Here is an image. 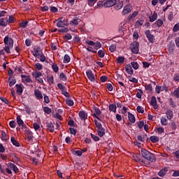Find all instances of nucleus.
Wrapping results in <instances>:
<instances>
[{
  "label": "nucleus",
  "mask_w": 179,
  "mask_h": 179,
  "mask_svg": "<svg viewBox=\"0 0 179 179\" xmlns=\"http://www.w3.org/2000/svg\"><path fill=\"white\" fill-rule=\"evenodd\" d=\"M33 127L35 131H38V129H40V124H38L37 122H34L33 124Z\"/></svg>",
  "instance_id": "nucleus-64"
},
{
  "label": "nucleus",
  "mask_w": 179,
  "mask_h": 179,
  "mask_svg": "<svg viewBox=\"0 0 179 179\" xmlns=\"http://www.w3.org/2000/svg\"><path fill=\"white\" fill-rule=\"evenodd\" d=\"M71 153H73V155H75V156H79V157H80V156H82V155H83V152L82 151H80V150H71Z\"/></svg>",
  "instance_id": "nucleus-34"
},
{
  "label": "nucleus",
  "mask_w": 179,
  "mask_h": 179,
  "mask_svg": "<svg viewBox=\"0 0 179 179\" xmlns=\"http://www.w3.org/2000/svg\"><path fill=\"white\" fill-rule=\"evenodd\" d=\"M17 124L19 125V127H26V124H24V122H23V120L20 117V115L17 116Z\"/></svg>",
  "instance_id": "nucleus-23"
},
{
  "label": "nucleus",
  "mask_w": 179,
  "mask_h": 179,
  "mask_svg": "<svg viewBox=\"0 0 179 179\" xmlns=\"http://www.w3.org/2000/svg\"><path fill=\"white\" fill-rule=\"evenodd\" d=\"M57 87H58L62 92H64V91L66 90V87H65V86H64V85H62V83H58V84H57Z\"/></svg>",
  "instance_id": "nucleus-54"
},
{
  "label": "nucleus",
  "mask_w": 179,
  "mask_h": 179,
  "mask_svg": "<svg viewBox=\"0 0 179 179\" xmlns=\"http://www.w3.org/2000/svg\"><path fill=\"white\" fill-rule=\"evenodd\" d=\"M15 87L17 89V94H18V96H22L23 93V89H24V86L22 84H16Z\"/></svg>",
  "instance_id": "nucleus-11"
},
{
  "label": "nucleus",
  "mask_w": 179,
  "mask_h": 179,
  "mask_svg": "<svg viewBox=\"0 0 179 179\" xmlns=\"http://www.w3.org/2000/svg\"><path fill=\"white\" fill-rule=\"evenodd\" d=\"M135 161L137 162L138 163H139V162H141V163H144V164L145 163V161H143V160H142V159H141L140 155H136Z\"/></svg>",
  "instance_id": "nucleus-55"
},
{
  "label": "nucleus",
  "mask_w": 179,
  "mask_h": 179,
  "mask_svg": "<svg viewBox=\"0 0 179 179\" xmlns=\"http://www.w3.org/2000/svg\"><path fill=\"white\" fill-rule=\"evenodd\" d=\"M163 26V20H158L154 24H152V27L156 29V27H162Z\"/></svg>",
  "instance_id": "nucleus-22"
},
{
  "label": "nucleus",
  "mask_w": 179,
  "mask_h": 179,
  "mask_svg": "<svg viewBox=\"0 0 179 179\" xmlns=\"http://www.w3.org/2000/svg\"><path fill=\"white\" fill-rule=\"evenodd\" d=\"M141 156L145 159V160H148V162H156V157L153 153H151L149 152V150L142 148L141 150Z\"/></svg>",
  "instance_id": "nucleus-1"
},
{
  "label": "nucleus",
  "mask_w": 179,
  "mask_h": 179,
  "mask_svg": "<svg viewBox=\"0 0 179 179\" xmlns=\"http://www.w3.org/2000/svg\"><path fill=\"white\" fill-rule=\"evenodd\" d=\"M167 171H169L168 167L163 168L158 172V176L159 177H164V176L167 174Z\"/></svg>",
  "instance_id": "nucleus-18"
},
{
  "label": "nucleus",
  "mask_w": 179,
  "mask_h": 179,
  "mask_svg": "<svg viewBox=\"0 0 179 179\" xmlns=\"http://www.w3.org/2000/svg\"><path fill=\"white\" fill-rule=\"evenodd\" d=\"M98 55L99 58H104V55H106V52H104V50H99L98 51Z\"/></svg>",
  "instance_id": "nucleus-41"
},
{
  "label": "nucleus",
  "mask_w": 179,
  "mask_h": 179,
  "mask_svg": "<svg viewBox=\"0 0 179 179\" xmlns=\"http://www.w3.org/2000/svg\"><path fill=\"white\" fill-rule=\"evenodd\" d=\"M138 16V12L134 11L131 15H129V20H131L133 17H136Z\"/></svg>",
  "instance_id": "nucleus-61"
},
{
  "label": "nucleus",
  "mask_w": 179,
  "mask_h": 179,
  "mask_svg": "<svg viewBox=\"0 0 179 179\" xmlns=\"http://www.w3.org/2000/svg\"><path fill=\"white\" fill-rule=\"evenodd\" d=\"M176 50V43L174 41H170L167 45V50L169 52V55H174V51Z\"/></svg>",
  "instance_id": "nucleus-5"
},
{
  "label": "nucleus",
  "mask_w": 179,
  "mask_h": 179,
  "mask_svg": "<svg viewBox=\"0 0 179 179\" xmlns=\"http://www.w3.org/2000/svg\"><path fill=\"white\" fill-rule=\"evenodd\" d=\"M122 6H124V2L119 1L118 3H115V10H120V9H122Z\"/></svg>",
  "instance_id": "nucleus-28"
},
{
  "label": "nucleus",
  "mask_w": 179,
  "mask_h": 179,
  "mask_svg": "<svg viewBox=\"0 0 179 179\" xmlns=\"http://www.w3.org/2000/svg\"><path fill=\"white\" fill-rule=\"evenodd\" d=\"M46 127L50 132H54L55 131V129L54 127V123H52V122H47Z\"/></svg>",
  "instance_id": "nucleus-21"
},
{
  "label": "nucleus",
  "mask_w": 179,
  "mask_h": 179,
  "mask_svg": "<svg viewBox=\"0 0 179 179\" xmlns=\"http://www.w3.org/2000/svg\"><path fill=\"white\" fill-rule=\"evenodd\" d=\"M3 41L4 44L6 45L3 48L4 51H6L7 54H10V48H13V38L6 36L4 37Z\"/></svg>",
  "instance_id": "nucleus-2"
},
{
  "label": "nucleus",
  "mask_w": 179,
  "mask_h": 179,
  "mask_svg": "<svg viewBox=\"0 0 179 179\" xmlns=\"http://www.w3.org/2000/svg\"><path fill=\"white\" fill-rule=\"evenodd\" d=\"M78 115L82 121H86L87 118V113L85 110H80L78 113Z\"/></svg>",
  "instance_id": "nucleus-15"
},
{
  "label": "nucleus",
  "mask_w": 179,
  "mask_h": 179,
  "mask_svg": "<svg viewBox=\"0 0 179 179\" xmlns=\"http://www.w3.org/2000/svg\"><path fill=\"white\" fill-rule=\"evenodd\" d=\"M158 134H159L160 135H162V134H164V128L163 127H157L156 128Z\"/></svg>",
  "instance_id": "nucleus-60"
},
{
  "label": "nucleus",
  "mask_w": 179,
  "mask_h": 179,
  "mask_svg": "<svg viewBox=\"0 0 179 179\" xmlns=\"http://www.w3.org/2000/svg\"><path fill=\"white\" fill-rule=\"evenodd\" d=\"M136 110L138 111V113H139L140 114H143L145 113V109L143 108V107L141 106H138L136 108Z\"/></svg>",
  "instance_id": "nucleus-43"
},
{
  "label": "nucleus",
  "mask_w": 179,
  "mask_h": 179,
  "mask_svg": "<svg viewBox=\"0 0 179 179\" xmlns=\"http://www.w3.org/2000/svg\"><path fill=\"white\" fill-rule=\"evenodd\" d=\"M169 105L171 106L172 108H176V107H177L176 102H174V101L171 98L169 99Z\"/></svg>",
  "instance_id": "nucleus-49"
},
{
  "label": "nucleus",
  "mask_w": 179,
  "mask_h": 179,
  "mask_svg": "<svg viewBox=\"0 0 179 179\" xmlns=\"http://www.w3.org/2000/svg\"><path fill=\"white\" fill-rule=\"evenodd\" d=\"M142 94H143V91L138 90V92L136 93V96L137 99H142Z\"/></svg>",
  "instance_id": "nucleus-58"
},
{
  "label": "nucleus",
  "mask_w": 179,
  "mask_h": 179,
  "mask_svg": "<svg viewBox=\"0 0 179 179\" xmlns=\"http://www.w3.org/2000/svg\"><path fill=\"white\" fill-rule=\"evenodd\" d=\"M149 19L150 22L151 23H153V22L157 20V13H156V12H154L153 15L149 17Z\"/></svg>",
  "instance_id": "nucleus-30"
},
{
  "label": "nucleus",
  "mask_w": 179,
  "mask_h": 179,
  "mask_svg": "<svg viewBox=\"0 0 179 179\" xmlns=\"http://www.w3.org/2000/svg\"><path fill=\"white\" fill-rule=\"evenodd\" d=\"M8 82L10 87H12V86L16 85V79L11 80V78H8Z\"/></svg>",
  "instance_id": "nucleus-48"
},
{
  "label": "nucleus",
  "mask_w": 179,
  "mask_h": 179,
  "mask_svg": "<svg viewBox=\"0 0 179 179\" xmlns=\"http://www.w3.org/2000/svg\"><path fill=\"white\" fill-rule=\"evenodd\" d=\"M29 24V21H25L20 23V27H22V29H26L27 27V24Z\"/></svg>",
  "instance_id": "nucleus-46"
},
{
  "label": "nucleus",
  "mask_w": 179,
  "mask_h": 179,
  "mask_svg": "<svg viewBox=\"0 0 179 179\" xmlns=\"http://www.w3.org/2000/svg\"><path fill=\"white\" fill-rule=\"evenodd\" d=\"M128 118H129V121L131 124H135V122H136V118H135V115H134V114L129 112L128 113Z\"/></svg>",
  "instance_id": "nucleus-24"
},
{
  "label": "nucleus",
  "mask_w": 179,
  "mask_h": 179,
  "mask_svg": "<svg viewBox=\"0 0 179 179\" xmlns=\"http://www.w3.org/2000/svg\"><path fill=\"white\" fill-rule=\"evenodd\" d=\"M137 127L139 128V129H143V127L145 125V122H143V120H141L140 122H137Z\"/></svg>",
  "instance_id": "nucleus-39"
},
{
  "label": "nucleus",
  "mask_w": 179,
  "mask_h": 179,
  "mask_svg": "<svg viewBox=\"0 0 179 179\" xmlns=\"http://www.w3.org/2000/svg\"><path fill=\"white\" fill-rule=\"evenodd\" d=\"M108 79V77L106 76H102L100 77V80L102 83H104V82H107Z\"/></svg>",
  "instance_id": "nucleus-62"
},
{
  "label": "nucleus",
  "mask_w": 179,
  "mask_h": 179,
  "mask_svg": "<svg viewBox=\"0 0 179 179\" xmlns=\"http://www.w3.org/2000/svg\"><path fill=\"white\" fill-rule=\"evenodd\" d=\"M131 66H132V68H134L135 70L139 69V64H138L136 62H131Z\"/></svg>",
  "instance_id": "nucleus-35"
},
{
  "label": "nucleus",
  "mask_w": 179,
  "mask_h": 179,
  "mask_svg": "<svg viewBox=\"0 0 179 179\" xmlns=\"http://www.w3.org/2000/svg\"><path fill=\"white\" fill-rule=\"evenodd\" d=\"M43 50H41V48L40 46H36L34 48L33 55L34 57H37L38 58L39 55H42Z\"/></svg>",
  "instance_id": "nucleus-10"
},
{
  "label": "nucleus",
  "mask_w": 179,
  "mask_h": 179,
  "mask_svg": "<svg viewBox=\"0 0 179 179\" xmlns=\"http://www.w3.org/2000/svg\"><path fill=\"white\" fill-rule=\"evenodd\" d=\"M54 23H57V27H65V26H68V20L65 17H60L56 20Z\"/></svg>",
  "instance_id": "nucleus-4"
},
{
  "label": "nucleus",
  "mask_w": 179,
  "mask_h": 179,
  "mask_svg": "<svg viewBox=\"0 0 179 179\" xmlns=\"http://www.w3.org/2000/svg\"><path fill=\"white\" fill-rule=\"evenodd\" d=\"M23 129L25 135H33V132L30 131V129L27 128V126L24 127Z\"/></svg>",
  "instance_id": "nucleus-32"
},
{
  "label": "nucleus",
  "mask_w": 179,
  "mask_h": 179,
  "mask_svg": "<svg viewBox=\"0 0 179 179\" xmlns=\"http://www.w3.org/2000/svg\"><path fill=\"white\" fill-rule=\"evenodd\" d=\"M24 111H26L27 114H29V115L33 113V110H31V108H30L29 106H26L24 107Z\"/></svg>",
  "instance_id": "nucleus-52"
},
{
  "label": "nucleus",
  "mask_w": 179,
  "mask_h": 179,
  "mask_svg": "<svg viewBox=\"0 0 179 179\" xmlns=\"http://www.w3.org/2000/svg\"><path fill=\"white\" fill-rule=\"evenodd\" d=\"M52 69L54 71V72H55V73H57V72L59 71V67L54 63L52 64Z\"/></svg>",
  "instance_id": "nucleus-42"
},
{
  "label": "nucleus",
  "mask_w": 179,
  "mask_h": 179,
  "mask_svg": "<svg viewBox=\"0 0 179 179\" xmlns=\"http://www.w3.org/2000/svg\"><path fill=\"white\" fill-rule=\"evenodd\" d=\"M32 76L34 78H40V76H43V73L40 71H36L35 73H32Z\"/></svg>",
  "instance_id": "nucleus-40"
},
{
  "label": "nucleus",
  "mask_w": 179,
  "mask_h": 179,
  "mask_svg": "<svg viewBox=\"0 0 179 179\" xmlns=\"http://www.w3.org/2000/svg\"><path fill=\"white\" fill-rule=\"evenodd\" d=\"M125 71L129 75H134V69H132V66H131V64L125 66Z\"/></svg>",
  "instance_id": "nucleus-20"
},
{
  "label": "nucleus",
  "mask_w": 179,
  "mask_h": 179,
  "mask_svg": "<svg viewBox=\"0 0 179 179\" xmlns=\"http://www.w3.org/2000/svg\"><path fill=\"white\" fill-rule=\"evenodd\" d=\"M10 141L13 146H15L16 148H20V143H18L15 137H11Z\"/></svg>",
  "instance_id": "nucleus-27"
},
{
  "label": "nucleus",
  "mask_w": 179,
  "mask_h": 179,
  "mask_svg": "<svg viewBox=\"0 0 179 179\" xmlns=\"http://www.w3.org/2000/svg\"><path fill=\"white\" fill-rule=\"evenodd\" d=\"M131 12V6L129 5H127L124 7V9L122 10V15H128Z\"/></svg>",
  "instance_id": "nucleus-25"
},
{
  "label": "nucleus",
  "mask_w": 179,
  "mask_h": 179,
  "mask_svg": "<svg viewBox=\"0 0 179 179\" xmlns=\"http://www.w3.org/2000/svg\"><path fill=\"white\" fill-rule=\"evenodd\" d=\"M165 114L166 115L167 120H173V117H174V113L171 109H166Z\"/></svg>",
  "instance_id": "nucleus-13"
},
{
  "label": "nucleus",
  "mask_w": 179,
  "mask_h": 179,
  "mask_svg": "<svg viewBox=\"0 0 179 179\" xmlns=\"http://www.w3.org/2000/svg\"><path fill=\"white\" fill-rule=\"evenodd\" d=\"M164 89L162 86L157 85L155 87V92L157 94H159L160 92H163Z\"/></svg>",
  "instance_id": "nucleus-37"
},
{
  "label": "nucleus",
  "mask_w": 179,
  "mask_h": 179,
  "mask_svg": "<svg viewBox=\"0 0 179 179\" xmlns=\"http://www.w3.org/2000/svg\"><path fill=\"white\" fill-rule=\"evenodd\" d=\"M94 124L97 128L98 136L99 138H103V136L106 135V129H104L101 123L99 122L96 120H94Z\"/></svg>",
  "instance_id": "nucleus-3"
},
{
  "label": "nucleus",
  "mask_w": 179,
  "mask_h": 179,
  "mask_svg": "<svg viewBox=\"0 0 179 179\" xmlns=\"http://www.w3.org/2000/svg\"><path fill=\"white\" fill-rule=\"evenodd\" d=\"M34 96L38 100H43V93L40 90L36 89L34 90Z\"/></svg>",
  "instance_id": "nucleus-14"
},
{
  "label": "nucleus",
  "mask_w": 179,
  "mask_h": 179,
  "mask_svg": "<svg viewBox=\"0 0 179 179\" xmlns=\"http://www.w3.org/2000/svg\"><path fill=\"white\" fill-rule=\"evenodd\" d=\"M59 78H60L61 80H62L63 82H66V80H67L66 75H65V73H60Z\"/></svg>",
  "instance_id": "nucleus-45"
},
{
  "label": "nucleus",
  "mask_w": 179,
  "mask_h": 179,
  "mask_svg": "<svg viewBox=\"0 0 179 179\" xmlns=\"http://www.w3.org/2000/svg\"><path fill=\"white\" fill-rule=\"evenodd\" d=\"M8 24H9L8 22V17L0 18V26H2L3 27H6Z\"/></svg>",
  "instance_id": "nucleus-17"
},
{
  "label": "nucleus",
  "mask_w": 179,
  "mask_h": 179,
  "mask_svg": "<svg viewBox=\"0 0 179 179\" xmlns=\"http://www.w3.org/2000/svg\"><path fill=\"white\" fill-rule=\"evenodd\" d=\"M150 140L151 142H152V143H157V142L159 141V138L156 136H152L150 137Z\"/></svg>",
  "instance_id": "nucleus-33"
},
{
  "label": "nucleus",
  "mask_w": 179,
  "mask_h": 179,
  "mask_svg": "<svg viewBox=\"0 0 179 179\" xmlns=\"http://www.w3.org/2000/svg\"><path fill=\"white\" fill-rule=\"evenodd\" d=\"M117 50V45L113 44L110 46H109V50L110 52H114Z\"/></svg>",
  "instance_id": "nucleus-51"
},
{
  "label": "nucleus",
  "mask_w": 179,
  "mask_h": 179,
  "mask_svg": "<svg viewBox=\"0 0 179 179\" xmlns=\"http://www.w3.org/2000/svg\"><path fill=\"white\" fill-rule=\"evenodd\" d=\"M117 64H124L125 57L124 56H119L116 58Z\"/></svg>",
  "instance_id": "nucleus-31"
},
{
  "label": "nucleus",
  "mask_w": 179,
  "mask_h": 179,
  "mask_svg": "<svg viewBox=\"0 0 179 179\" xmlns=\"http://www.w3.org/2000/svg\"><path fill=\"white\" fill-rule=\"evenodd\" d=\"M69 62H71V57L68 55H65L64 57V64H69Z\"/></svg>",
  "instance_id": "nucleus-38"
},
{
  "label": "nucleus",
  "mask_w": 179,
  "mask_h": 179,
  "mask_svg": "<svg viewBox=\"0 0 179 179\" xmlns=\"http://www.w3.org/2000/svg\"><path fill=\"white\" fill-rule=\"evenodd\" d=\"M173 31H174V33L179 31V22L174 25Z\"/></svg>",
  "instance_id": "nucleus-63"
},
{
  "label": "nucleus",
  "mask_w": 179,
  "mask_h": 179,
  "mask_svg": "<svg viewBox=\"0 0 179 179\" xmlns=\"http://www.w3.org/2000/svg\"><path fill=\"white\" fill-rule=\"evenodd\" d=\"M22 83H33V80L30 78V76L21 75Z\"/></svg>",
  "instance_id": "nucleus-12"
},
{
  "label": "nucleus",
  "mask_w": 179,
  "mask_h": 179,
  "mask_svg": "<svg viewBox=\"0 0 179 179\" xmlns=\"http://www.w3.org/2000/svg\"><path fill=\"white\" fill-rule=\"evenodd\" d=\"M117 3V0H104L103 6L105 8H111Z\"/></svg>",
  "instance_id": "nucleus-9"
},
{
  "label": "nucleus",
  "mask_w": 179,
  "mask_h": 179,
  "mask_svg": "<svg viewBox=\"0 0 179 179\" xmlns=\"http://www.w3.org/2000/svg\"><path fill=\"white\" fill-rule=\"evenodd\" d=\"M43 111H44V113H45L46 114H51L52 110H51L50 108L47 107V106H45V107L43 108Z\"/></svg>",
  "instance_id": "nucleus-57"
},
{
  "label": "nucleus",
  "mask_w": 179,
  "mask_h": 179,
  "mask_svg": "<svg viewBox=\"0 0 179 179\" xmlns=\"http://www.w3.org/2000/svg\"><path fill=\"white\" fill-rule=\"evenodd\" d=\"M86 75L88 79L91 80V82H94V80H96V79L94 78V74L93 73V71H92V70L87 71L86 72Z\"/></svg>",
  "instance_id": "nucleus-16"
},
{
  "label": "nucleus",
  "mask_w": 179,
  "mask_h": 179,
  "mask_svg": "<svg viewBox=\"0 0 179 179\" xmlns=\"http://www.w3.org/2000/svg\"><path fill=\"white\" fill-rule=\"evenodd\" d=\"M7 166L8 169H10V170H13V171H15V173H19V169H17V166H16V165L12 163H8L7 164Z\"/></svg>",
  "instance_id": "nucleus-19"
},
{
  "label": "nucleus",
  "mask_w": 179,
  "mask_h": 179,
  "mask_svg": "<svg viewBox=\"0 0 179 179\" xmlns=\"http://www.w3.org/2000/svg\"><path fill=\"white\" fill-rule=\"evenodd\" d=\"M97 2V0H87V4L89 6H94V3Z\"/></svg>",
  "instance_id": "nucleus-56"
},
{
  "label": "nucleus",
  "mask_w": 179,
  "mask_h": 179,
  "mask_svg": "<svg viewBox=\"0 0 179 179\" xmlns=\"http://www.w3.org/2000/svg\"><path fill=\"white\" fill-rule=\"evenodd\" d=\"M131 52L133 54H138L139 52V42L136 41L132 43Z\"/></svg>",
  "instance_id": "nucleus-7"
},
{
  "label": "nucleus",
  "mask_w": 179,
  "mask_h": 179,
  "mask_svg": "<svg viewBox=\"0 0 179 179\" xmlns=\"http://www.w3.org/2000/svg\"><path fill=\"white\" fill-rule=\"evenodd\" d=\"M161 124H162V125H164V126L168 125L169 121L167 120V119L166 117H161Z\"/></svg>",
  "instance_id": "nucleus-36"
},
{
  "label": "nucleus",
  "mask_w": 179,
  "mask_h": 179,
  "mask_svg": "<svg viewBox=\"0 0 179 179\" xmlns=\"http://www.w3.org/2000/svg\"><path fill=\"white\" fill-rule=\"evenodd\" d=\"M108 108L109 111H112V113H117V105H115V103L110 104Z\"/></svg>",
  "instance_id": "nucleus-29"
},
{
  "label": "nucleus",
  "mask_w": 179,
  "mask_h": 179,
  "mask_svg": "<svg viewBox=\"0 0 179 179\" xmlns=\"http://www.w3.org/2000/svg\"><path fill=\"white\" fill-rule=\"evenodd\" d=\"M145 34L146 38H148L149 43H151V44H153L155 43V36L150 33V30H145Z\"/></svg>",
  "instance_id": "nucleus-6"
},
{
  "label": "nucleus",
  "mask_w": 179,
  "mask_h": 179,
  "mask_svg": "<svg viewBox=\"0 0 179 179\" xmlns=\"http://www.w3.org/2000/svg\"><path fill=\"white\" fill-rule=\"evenodd\" d=\"M95 113L92 114V116L94 118H96V120L98 121H101V122H103V120H101V118H100L98 115H100L101 114V110H100V108H97V107H94Z\"/></svg>",
  "instance_id": "nucleus-8"
},
{
  "label": "nucleus",
  "mask_w": 179,
  "mask_h": 179,
  "mask_svg": "<svg viewBox=\"0 0 179 179\" xmlns=\"http://www.w3.org/2000/svg\"><path fill=\"white\" fill-rule=\"evenodd\" d=\"M80 22H81L80 19L76 17L70 22V24H73V26H78L79 23H80Z\"/></svg>",
  "instance_id": "nucleus-26"
},
{
  "label": "nucleus",
  "mask_w": 179,
  "mask_h": 179,
  "mask_svg": "<svg viewBox=\"0 0 179 179\" xmlns=\"http://www.w3.org/2000/svg\"><path fill=\"white\" fill-rule=\"evenodd\" d=\"M145 90H149V92H152L153 91V87L152 86L151 84H148L145 85Z\"/></svg>",
  "instance_id": "nucleus-53"
},
{
  "label": "nucleus",
  "mask_w": 179,
  "mask_h": 179,
  "mask_svg": "<svg viewBox=\"0 0 179 179\" xmlns=\"http://www.w3.org/2000/svg\"><path fill=\"white\" fill-rule=\"evenodd\" d=\"M66 104H67V106H69L70 107H72V106H73L75 103L73 102V100L68 99L66 100Z\"/></svg>",
  "instance_id": "nucleus-44"
},
{
  "label": "nucleus",
  "mask_w": 179,
  "mask_h": 179,
  "mask_svg": "<svg viewBox=\"0 0 179 179\" xmlns=\"http://www.w3.org/2000/svg\"><path fill=\"white\" fill-rule=\"evenodd\" d=\"M173 94L176 99H179V87L176 88L173 92Z\"/></svg>",
  "instance_id": "nucleus-50"
},
{
  "label": "nucleus",
  "mask_w": 179,
  "mask_h": 179,
  "mask_svg": "<svg viewBox=\"0 0 179 179\" xmlns=\"http://www.w3.org/2000/svg\"><path fill=\"white\" fill-rule=\"evenodd\" d=\"M94 48L95 50H99V48H101V43L99 41H96L94 45Z\"/></svg>",
  "instance_id": "nucleus-47"
},
{
  "label": "nucleus",
  "mask_w": 179,
  "mask_h": 179,
  "mask_svg": "<svg viewBox=\"0 0 179 179\" xmlns=\"http://www.w3.org/2000/svg\"><path fill=\"white\" fill-rule=\"evenodd\" d=\"M157 100L156 99V96H152L150 105L153 106L154 104H157Z\"/></svg>",
  "instance_id": "nucleus-59"
}]
</instances>
